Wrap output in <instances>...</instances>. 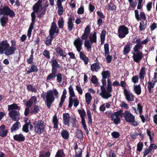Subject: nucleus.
<instances>
[{
    "label": "nucleus",
    "mask_w": 157,
    "mask_h": 157,
    "mask_svg": "<svg viewBox=\"0 0 157 157\" xmlns=\"http://www.w3.org/2000/svg\"><path fill=\"white\" fill-rule=\"evenodd\" d=\"M90 32V26L89 25H87L85 28L84 33L81 36V39L78 37L77 38L75 39L74 44L78 52H80L82 49V40H86L88 38Z\"/></svg>",
    "instance_id": "f257e3e1"
},
{
    "label": "nucleus",
    "mask_w": 157,
    "mask_h": 157,
    "mask_svg": "<svg viewBox=\"0 0 157 157\" xmlns=\"http://www.w3.org/2000/svg\"><path fill=\"white\" fill-rule=\"evenodd\" d=\"M8 110L10 111L9 115L10 117L14 121H18L20 119V113L19 110L21 108L17 104L13 103L8 105Z\"/></svg>",
    "instance_id": "f03ea898"
},
{
    "label": "nucleus",
    "mask_w": 157,
    "mask_h": 157,
    "mask_svg": "<svg viewBox=\"0 0 157 157\" xmlns=\"http://www.w3.org/2000/svg\"><path fill=\"white\" fill-rule=\"evenodd\" d=\"M108 84L105 89V86L101 85L100 86L101 92L100 94L101 96L105 99H108L112 96L111 93L113 91L112 85L110 79H107Z\"/></svg>",
    "instance_id": "7ed1b4c3"
},
{
    "label": "nucleus",
    "mask_w": 157,
    "mask_h": 157,
    "mask_svg": "<svg viewBox=\"0 0 157 157\" xmlns=\"http://www.w3.org/2000/svg\"><path fill=\"white\" fill-rule=\"evenodd\" d=\"M69 93L70 96L69 98V104L68 108H71L74 103V106L77 107L79 104V101L77 98H74L75 96L74 89L71 85L68 87Z\"/></svg>",
    "instance_id": "20e7f679"
},
{
    "label": "nucleus",
    "mask_w": 157,
    "mask_h": 157,
    "mask_svg": "<svg viewBox=\"0 0 157 157\" xmlns=\"http://www.w3.org/2000/svg\"><path fill=\"white\" fill-rule=\"evenodd\" d=\"M0 15L8 16L10 17L13 18L15 16V13L8 6H3V4L0 1Z\"/></svg>",
    "instance_id": "39448f33"
},
{
    "label": "nucleus",
    "mask_w": 157,
    "mask_h": 157,
    "mask_svg": "<svg viewBox=\"0 0 157 157\" xmlns=\"http://www.w3.org/2000/svg\"><path fill=\"white\" fill-rule=\"evenodd\" d=\"M97 33L96 32H94V33H92L90 34V41L85 40L84 41V45L85 48H86L87 51H90L91 50L92 45L93 43H96L97 42Z\"/></svg>",
    "instance_id": "423d86ee"
},
{
    "label": "nucleus",
    "mask_w": 157,
    "mask_h": 157,
    "mask_svg": "<svg viewBox=\"0 0 157 157\" xmlns=\"http://www.w3.org/2000/svg\"><path fill=\"white\" fill-rule=\"evenodd\" d=\"M34 125V130L36 133L41 134L44 131L45 125L42 121H34L33 123Z\"/></svg>",
    "instance_id": "0eeeda50"
},
{
    "label": "nucleus",
    "mask_w": 157,
    "mask_h": 157,
    "mask_svg": "<svg viewBox=\"0 0 157 157\" xmlns=\"http://www.w3.org/2000/svg\"><path fill=\"white\" fill-rule=\"evenodd\" d=\"M55 99L53 91L51 90H48L46 96L45 103L48 109H50Z\"/></svg>",
    "instance_id": "6e6552de"
},
{
    "label": "nucleus",
    "mask_w": 157,
    "mask_h": 157,
    "mask_svg": "<svg viewBox=\"0 0 157 157\" xmlns=\"http://www.w3.org/2000/svg\"><path fill=\"white\" fill-rule=\"evenodd\" d=\"M129 32L127 27L124 25H121L119 27L118 29V36L120 38H123L128 34Z\"/></svg>",
    "instance_id": "1a4fd4ad"
},
{
    "label": "nucleus",
    "mask_w": 157,
    "mask_h": 157,
    "mask_svg": "<svg viewBox=\"0 0 157 157\" xmlns=\"http://www.w3.org/2000/svg\"><path fill=\"white\" fill-rule=\"evenodd\" d=\"M10 45L7 39L0 41V54H3L4 52Z\"/></svg>",
    "instance_id": "9d476101"
},
{
    "label": "nucleus",
    "mask_w": 157,
    "mask_h": 157,
    "mask_svg": "<svg viewBox=\"0 0 157 157\" xmlns=\"http://www.w3.org/2000/svg\"><path fill=\"white\" fill-rule=\"evenodd\" d=\"M105 56H106V62L108 63H111L112 59V57L109 55V44L106 43L104 45Z\"/></svg>",
    "instance_id": "9b49d317"
},
{
    "label": "nucleus",
    "mask_w": 157,
    "mask_h": 157,
    "mask_svg": "<svg viewBox=\"0 0 157 157\" xmlns=\"http://www.w3.org/2000/svg\"><path fill=\"white\" fill-rule=\"evenodd\" d=\"M102 79L101 82L103 85L105 86L106 85V79H109L111 76L110 71L109 70L103 71L101 73Z\"/></svg>",
    "instance_id": "f8f14e48"
},
{
    "label": "nucleus",
    "mask_w": 157,
    "mask_h": 157,
    "mask_svg": "<svg viewBox=\"0 0 157 157\" xmlns=\"http://www.w3.org/2000/svg\"><path fill=\"white\" fill-rule=\"evenodd\" d=\"M123 90L124 94L127 101L129 102L134 101V95L125 88H124Z\"/></svg>",
    "instance_id": "ddd939ff"
},
{
    "label": "nucleus",
    "mask_w": 157,
    "mask_h": 157,
    "mask_svg": "<svg viewBox=\"0 0 157 157\" xmlns=\"http://www.w3.org/2000/svg\"><path fill=\"white\" fill-rule=\"evenodd\" d=\"M143 57L142 52H134L132 56L133 60L136 63H139Z\"/></svg>",
    "instance_id": "4468645a"
},
{
    "label": "nucleus",
    "mask_w": 157,
    "mask_h": 157,
    "mask_svg": "<svg viewBox=\"0 0 157 157\" xmlns=\"http://www.w3.org/2000/svg\"><path fill=\"white\" fill-rule=\"evenodd\" d=\"M50 63L52 66V69L57 71V69L61 67L60 64L58 63L57 59L55 58L54 56L52 58Z\"/></svg>",
    "instance_id": "2eb2a0df"
},
{
    "label": "nucleus",
    "mask_w": 157,
    "mask_h": 157,
    "mask_svg": "<svg viewBox=\"0 0 157 157\" xmlns=\"http://www.w3.org/2000/svg\"><path fill=\"white\" fill-rule=\"evenodd\" d=\"M135 17L137 21L141 20V19L145 20L146 17L144 12H141L140 15L139 14L138 11L136 10H135Z\"/></svg>",
    "instance_id": "dca6fc26"
},
{
    "label": "nucleus",
    "mask_w": 157,
    "mask_h": 157,
    "mask_svg": "<svg viewBox=\"0 0 157 157\" xmlns=\"http://www.w3.org/2000/svg\"><path fill=\"white\" fill-rule=\"evenodd\" d=\"M33 12L31 13V22L30 25L33 26H35V23L36 22V13H37L39 11V10L33 7Z\"/></svg>",
    "instance_id": "f3484780"
},
{
    "label": "nucleus",
    "mask_w": 157,
    "mask_h": 157,
    "mask_svg": "<svg viewBox=\"0 0 157 157\" xmlns=\"http://www.w3.org/2000/svg\"><path fill=\"white\" fill-rule=\"evenodd\" d=\"M56 53L60 56H62L63 57H66L67 56V54L62 49L61 47L60 46L57 45L55 49Z\"/></svg>",
    "instance_id": "a211bd4d"
},
{
    "label": "nucleus",
    "mask_w": 157,
    "mask_h": 157,
    "mask_svg": "<svg viewBox=\"0 0 157 157\" xmlns=\"http://www.w3.org/2000/svg\"><path fill=\"white\" fill-rule=\"evenodd\" d=\"M57 71L51 70V73H50L47 77L46 80L47 81L54 80L56 77Z\"/></svg>",
    "instance_id": "6ab92c4d"
},
{
    "label": "nucleus",
    "mask_w": 157,
    "mask_h": 157,
    "mask_svg": "<svg viewBox=\"0 0 157 157\" xmlns=\"http://www.w3.org/2000/svg\"><path fill=\"white\" fill-rule=\"evenodd\" d=\"M16 50V48H14L10 45L4 52V54L7 56L12 55L15 53Z\"/></svg>",
    "instance_id": "aec40b11"
},
{
    "label": "nucleus",
    "mask_w": 157,
    "mask_h": 157,
    "mask_svg": "<svg viewBox=\"0 0 157 157\" xmlns=\"http://www.w3.org/2000/svg\"><path fill=\"white\" fill-rule=\"evenodd\" d=\"M120 114L118 111L114 112L113 113L114 117L113 121L114 123L116 124H118L121 123V118L119 117Z\"/></svg>",
    "instance_id": "412c9836"
},
{
    "label": "nucleus",
    "mask_w": 157,
    "mask_h": 157,
    "mask_svg": "<svg viewBox=\"0 0 157 157\" xmlns=\"http://www.w3.org/2000/svg\"><path fill=\"white\" fill-rule=\"evenodd\" d=\"M63 123L64 124L69 126L70 115L68 113H65L63 114Z\"/></svg>",
    "instance_id": "4be33fe9"
},
{
    "label": "nucleus",
    "mask_w": 157,
    "mask_h": 157,
    "mask_svg": "<svg viewBox=\"0 0 157 157\" xmlns=\"http://www.w3.org/2000/svg\"><path fill=\"white\" fill-rule=\"evenodd\" d=\"M125 113H126V115L124 119L127 122H130L135 117V116L132 114L130 113L129 111H125Z\"/></svg>",
    "instance_id": "5701e85b"
},
{
    "label": "nucleus",
    "mask_w": 157,
    "mask_h": 157,
    "mask_svg": "<svg viewBox=\"0 0 157 157\" xmlns=\"http://www.w3.org/2000/svg\"><path fill=\"white\" fill-rule=\"evenodd\" d=\"M14 140L18 142H23L25 140V137L22 133L16 134L13 136Z\"/></svg>",
    "instance_id": "b1692460"
},
{
    "label": "nucleus",
    "mask_w": 157,
    "mask_h": 157,
    "mask_svg": "<svg viewBox=\"0 0 157 157\" xmlns=\"http://www.w3.org/2000/svg\"><path fill=\"white\" fill-rule=\"evenodd\" d=\"M7 15H3L0 18L1 25L3 27H5L8 22L9 18Z\"/></svg>",
    "instance_id": "393cba45"
},
{
    "label": "nucleus",
    "mask_w": 157,
    "mask_h": 157,
    "mask_svg": "<svg viewBox=\"0 0 157 157\" xmlns=\"http://www.w3.org/2000/svg\"><path fill=\"white\" fill-rule=\"evenodd\" d=\"M90 67V70L92 72L95 71L97 72L101 68L99 63H94L91 65Z\"/></svg>",
    "instance_id": "a878e982"
},
{
    "label": "nucleus",
    "mask_w": 157,
    "mask_h": 157,
    "mask_svg": "<svg viewBox=\"0 0 157 157\" xmlns=\"http://www.w3.org/2000/svg\"><path fill=\"white\" fill-rule=\"evenodd\" d=\"M49 35L52 36H56L55 33L57 34L56 36L59 33V30L58 28H50L49 31Z\"/></svg>",
    "instance_id": "bb28decb"
},
{
    "label": "nucleus",
    "mask_w": 157,
    "mask_h": 157,
    "mask_svg": "<svg viewBox=\"0 0 157 157\" xmlns=\"http://www.w3.org/2000/svg\"><path fill=\"white\" fill-rule=\"evenodd\" d=\"M132 44L131 43H128L124 46L123 50V54L126 55L129 53L132 47Z\"/></svg>",
    "instance_id": "cd10ccee"
},
{
    "label": "nucleus",
    "mask_w": 157,
    "mask_h": 157,
    "mask_svg": "<svg viewBox=\"0 0 157 157\" xmlns=\"http://www.w3.org/2000/svg\"><path fill=\"white\" fill-rule=\"evenodd\" d=\"M62 2H56V5L58 8L57 13L59 15H62L63 11V7L62 6Z\"/></svg>",
    "instance_id": "c85d7f7f"
},
{
    "label": "nucleus",
    "mask_w": 157,
    "mask_h": 157,
    "mask_svg": "<svg viewBox=\"0 0 157 157\" xmlns=\"http://www.w3.org/2000/svg\"><path fill=\"white\" fill-rule=\"evenodd\" d=\"M18 121H16V122L11 127L10 130L11 132H13L17 130L19 128V127H21V124L20 122Z\"/></svg>",
    "instance_id": "c756f323"
},
{
    "label": "nucleus",
    "mask_w": 157,
    "mask_h": 157,
    "mask_svg": "<svg viewBox=\"0 0 157 157\" xmlns=\"http://www.w3.org/2000/svg\"><path fill=\"white\" fill-rule=\"evenodd\" d=\"M52 123L54 124L53 128L57 129L58 128L59 121L56 114H55L53 117Z\"/></svg>",
    "instance_id": "7c9ffc66"
},
{
    "label": "nucleus",
    "mask_w": 157,
    "mask_h": 157,
    "mask_svg": "<svg viewBox=\"0 0 157 157\" xmlns=\"http://www.w3.org/2000/svg\"><path fill=\"white\" fill-rule=\"evenodd\" d=\"M62 138L65 140H68L69 137V133L67 130L63 129L61 132Z\"/></svg>",
    "instance_id": "2f4dec72"
},
{
    "label": "nucleus",
    "mask_w": 157,
    "mask_h": 157,
    "mask_svg": "<svg viewBox=\"0 0 157 157\" xmlns=\"http://www.w3.org/2000/svg\"><path fill=\"white\" fill-rule=\"evenodd\" d=\"M85 98L86 102L87 105H89L92 99V97L90 93L89 92L86 93L85 94Z\"/></svg>",
    "instance_id": "473e14b6"
},
{
    "label": "nucleus",
    "mask_w": 157,
    "mask_h": 157,
    "mask_svg": "<svg viewBox=\"0 0 157 157\" xmlns=\"http://www.w3.org/2000/svg\"><path fill=\"white\" fill-rule=\"evenodd\" d=\"M44 1V0H38L37 2L33 6V7L39 10L40 7H42V3Z\"/></svg>",
    "instance_id": "72a5a7b5"
},
{
    "label": "nucleus",
    "mask_w": 157,
    "mask_h": 157,
    "mask_svg": "<svg viewBox=\"0 0 157 157\" xmlns=\"http://www.w3.org/2000/svg\"><path fill=\"white\" fill-rule=\"evenodd\" d=\"M145 75V68L144 67H143L140 69L139 73V78L141 80H144V79Z\"/></svg>",
    "instance_id": "f704fd0d"
},
{
    "label": "nucleus",
    "mask_w": 157,
    "mask_h": 157,
    "mask_svg": "<svg viewBox=\"0 0 157 157\" xmlns=\"http://www.w3.org/2000/svg\"><path fill=\"white\" fill-rule=\"evenodd\" d=\"M134 90L135 93L138 95L141 94V87L140 85H134Z\"/></svg>",
    "instance_id": "c9c22d12"
},
{
    "label": "nucleus",
    "mask_w": 157,
    "mask_h": 157,
    "mask_svg": "<svg viewBox=\"0 0 157 157\" xmlns=\"http://www.w3.org/2000/svg\"><path fill=\"white\" fill-rule=\"evenodd\" d=\"M147 26V23H144V21H142L140 23L139 26V30L141 31H144L146 28Z\"/></svg>",
    "instance_id": "e433bc0d"
},
{
    "label": "nucleus",
    "mask_w": 157,
    "mask_h": 157,
    "mask_svg": "<svg viewBox=\"0 0 157 157\" xmlns=\"http://www.w3.org/2000/svg\"><path fill=\"white\" fill-rule=\"evenodd\" d=\"M143 48V46L141 45L136 44L133 48V52H142L140 51V50L142 49Z\"/></svg>",
    "instance_id": "4c0bfd02"
},
{
    "label": "nucleus",
    "mask_w": 157,
    "mask_h": 157,
    "mask_svg": "<svg viewBox=\"0 0 157 157\" xmlns=\"http://www.w3.org/2000/svg\"><path fill=\"white\" fill-rule=\"evenodd\" d=\"M50 36V38H48L47 37L46 38V40L44 41L46 45L48 46L52 44V42L53 39L55 38V36Z\"/></svg>",
    "instance_id": "58836bf2"
},
{
    "label": "nucleus",
    "mask_w": 157,
    "mask_h": 157,
    "mask_svg": "<svg viewBox=\"0 0 157 157\" xmlns=\"http://www.w3.org/2000/svg\"><path fill=\"white\" fill-rule=\"evenodd\" d=\"M76 136L79 139L83 140V132L81 130H77L76 132Z\"/></svg>",
    "instance_id": "ea45409f"
},
{
    "label": "nucleus",
    "mask_w": 157,
    "mask_h": 157,
    "mask_svg": "<svg viewBox=\"0 0 157 157\" xmlns=\"http://www.w3.org/2000/svg\"><path fill=\"white\" fill-rule=\"evenodd\" d=\"M63 75L61 73H57L56 81L60 83L62 82L63 80Z\"/></svg>",
    "instance_id": "a19ab883"
},
{
    "label": "nucleus",
    "mask_w": 157,
    "mask_h": 157,
    "mask_svg": "<svg viewBox=\"0 0 157 157\" xmlns=\"http://www.w3.org/2000/svg\"><path fill=\"white\" fill-rule=\"evenodd\" d=\"M78 111L80 115L81 120H85V116L86 115V113L85 110L84 109L82 110L79 109Z\"/></svg>",
    "instance_id": "79ce46f5"
},
{
    "label": "nucleus",
    "mask_w": 157,
    "mask_h": 157,
    "mask_svg": "<svg viewBox=\"0 0 157 157\" xmlns=\"http://www.w3.org/2000/svg\"><path fill=\"white\" fill-rule=\"evenodd\" d=\"M27 89L29 91H31L34 93H36L37 92L36 89L33 87L31 84L28 85L27 86Z\"/></svg>",
    "instance_id": "37998d69"
},
{
    "label": "nucleus",
    "mask_w": 157,
    "mask_h": 157,
    "mask_svg": "<svg viewBox=\"0 0 157 157\" xmlns=\"http://www.w3.org/2000/svg\"><path fill=\"white\" fill-rule=\"evenodd\" d=\"M64 20L63 17L59 19L58 21V24L59 28L62 29L63 28L64 24Z\"/></svg>",
    "instance_id": "c03bdc74"
},
{
    "label": "nucleus",
    "mask_w": 157,
    "mask_h": 157,
    "mask_svg": "<svg viewBox=\"0 0 157 157\" xmlns=\"http://www.w3.org/2000/svg\"><path fill=\"white\" fill-rule=\"evenodd\" d=\"M34 28V26L30 25L27 33V35L29 39H30L31 36L32 30Z\"/></svg>",
    "instance_id": "a18cd8bd"
},
{
    "label": "nucleus",
    "mask_w": 157,
    "mask_h": 157,
    "mask_svg": "<svg viewBox=\"0 0 157 157\" xmlns=\"http://www.w3.org/2000/svg\"><path fill=\"white\" fill-rule=\"evenodd\" d=\"M144 144L142 142H140L137 145V151L140 152L143 149Z\"/></svg>",
    "instance_id": "49530a36"
},
{
    "label": "nucleus",
    "mask_w": 157,
    "mask_h": 157,
    "mask_svg": "<svg viewBox=\"0 0 157 157\" xmlns=\"http://www.w3.org/2000/svg\"><path fill=\"white\" fill-rule=\"evenodd\" d=\"M30 69L32 72L37 73L38 71V67L34 64H32Z\"/></svg>",
    "instance_id": "de8ad7c7"
},
{
    "label": "nucleus",
    "mask_w": 157,
    "mask_h": 157,
    "mask_svg": "<svg viewBox=\"0 0 157 157\" xmlns=\"http://www.w3.org/2000/svg\"><path fill=\"white\" fill-rule=\"evenodd\" d=\"M106 113L108 117L111 118V120L113 121L114 117L113 116V113L111 111H108L106 112Z\"/></svg>",
    "instance_id": "09e8293b"
},
{
    "label": "nucleus",
    "mask_w": 157,
    "mask_h": 157,
    "mask_svg": "<svg viewBox=\"0 0 157 157\" xmlns=\"http://www.w3.org/2000/svg\"><path fill=\"white\" fill-rule=\"evenodd\" d=\"M40 110V108L38 105H35L34 106L33 111L31 113L34 114H35L38 113Z\"/></svg>",
    "instance_id": "8fccbe9b"
},
{
    "label": "nucleus",
    "mask_w": 157,
    "mask_h": 157,
    "mask_svg": "<svg viewBox=\"0 0 157 157\" xmlns=\"http://www.w3.org/2000/svg\"><path fill=\"white\" fill-rule=\"evenodd\" d=\"M50 54L49 51L46 49L44 50L43 53V55L48 59H49L50 58Z\"/></svg>",
    "instance_id": "3c124183"
},
{
    "label": "nucleus",
    "mask_w": 157,
    "mask_h": 157,
    "mask_svg": "<svg viewBox=\"0 0 157 157\" xmlns=\"http://www.w3.org/2000/svg\"><path fill=\"white\" fill-rule=\"evenodd\" d=\"M111 136L113 138L117 139L120 137V135L119 132L114 131L111 133Z\"/></svg>",
    "instance_id": "603ef678"
},
{
    "label": "nucleus",
    "mask_w": 157,
    "mask_h": 157,
    "mask_svg": "<svg viewBox=\"0 0 157 157\" xmlns=\"http://www.w3.org/2000/svg\"><path fill=\"white\" fill-rule=\"evenodd\" d=\"M8 131L7 129L3 130L0 131V136L2 137H6L8 133Z\"/></svg>",
    "instance_id": "864d4df0"
},
{
    "label": "nucleus",
    "mask_w": 157,
    "mask_h": 157,
    "mask_svg": "<svg viewBox=\"0 0 157 157\" xmlns=\"http://www.w3.org/2000/svg\"><path fill=\"white\" fill-rule=\"evenodd\" d=\"M63 151L61 150H59L57 152L55 157H63Z\"/></svg>",
    "instance_id": "5fc2aeb1"
},
{
    "label": "nucleus",
    "mask_w": 157,
    "mask_h": 157,
    "mask_svg": "<svg viewBox=\"0 0 157 157\" xmlns=\"http://www.w3.org/2000/svg\"><path fill=\"white\" fill-rule=\"evenodd\" d=\"M138 2V4L137 6V9L140 10L142 8L143 5V0H137Z\"/></svg>",
    "instance_id": "6e6d98bb"
},
{
    "label": "nucleus",
    "mask_w": 157,
    "mask_h": 157,
    "mask_svg": "<svg viewBox=\"0 0 157 157\" xmlns=\"http://www.w3.org/2000/svg\"><path fill=\"white\" fill-rule=\"evenodd\" d=\"M79 151L78 152L75 151V155L74 157H82V150L80 148Z\"/></svg>",
    "instance_id": "4d7b16f0"
},
{
    "label": "nucleus",
    "mask_w": 157,
    "mask_h": 157,
    "mask_svg": "<svg viewBox=\"0 0 157 157\" xmlns=\"http://www.w3.org/2000/svg\"><path fill=\"white\" fill-rule=\"evenodd\" d=\"M67 29L69 31H71L74 28V25L73 23L67 22Z\"/></svg>",
    "instance_id": "13d9d810"
},
{
    "label": "nucleus",
    "mask_w": 157,
    "mask_h": 157,
    "mask_svg": "<svg viewBox=\"0 0 157 157\" xmlns=\"http://www.w3.org/2000/svg\"><path fill=\"white\" fill-rule=\"evenodd\" d=\"M32 104L33 103L35 105L37 102V98L35 96L32 97L29 99Z\"/></svg>",
    "instance_id": "bf43d9fd"
},
{
    "label": "nucleus",
    "mask_w": 157,
    "mask_h": 157,
    "mask_svg": "<svg viewBox=\"0 0 157 157\" xmlns=\"http://www.w3.org/2000/svg\"><path fill=\"white\" fill-rule=\"evenodd\" d=\"M22 130L23 132L28 133L29 132V126H28V124H25L23 126Z\"/></svg>",
    "instance_id": "052dcab7"
},
{
    "label": "nucleus",
    "mask_w": 157,
    "mask_h": 157,
    "mask_svg": "<svg viewBox=\"0 0 157 157\" xmlns=\"http://www.w3.org/2000/svg\"><path fill=\"white\" fill-rule=\"evenodd\" d=\"M91 81L93 84L96 83L98 82V79L97 77L95 75H92Z\"/></svg>",
    "instance_id": "680f3d73"
},
{
    "label": "nucleus",
    "mask_w": 157,
    "mask_h": 157,
    "mask_svg": "<svg viewBox=\"0 0 157 157\" xmlns=\"http://www.w3.org/2000/svg\"><path fill=\"white\" fill-rule=\"evenodd\" d=\"M143 106H142L139 103L137 104V110L139 111V113L140 114L142 113L143 112Z\"/></svg>",
    "instance_id": "e2e57ef3"
},
{
    "label": "nucleus",
    "mask_w": 157,
    "mask_h": 157,
    "mask_svg": "<svg viewBox=\"0 0 157 157\" xmlns=\"http://www.w3.org/2000/svg\"><path fill=\"white\" fill-rule=\"evenodd\" d=\"M84 9L83 6H82L78 8L77 10V13L79 14H82L84 13Z\"/></svg>",
    "instance_id": "0e129e2a"
},
{
    "label": "nucleus",
    "mask_w": 157,
    "mask_h": 157,
    "mask_svg": "<svg viewBox=\"0 0 157 157\" xmlns=\"http://www.w3.org/2000/svg\"><path fill=\"white\" fill-rule=\"evenodd\" d=\"M107 8L109 10H116V6L113 3L112 5L108 4Z\"/></svg>",
    "instance_id": "69168bd1"
},
{
    "label": "nucleus",
    "mask_w": 157,
    "mask_h": 157,
    "mask_svg": "<svg viewBox=\"0 0 157 157\" xmlns=\"http://www.w3.org/2000/svg\"><path fill=\"white\" fill-rule=\"evenodd\" d=\"M106 33V31L105 30H103L100 35V39H103L105 40Z\"/></svg>",
    "instance_id": "338daca9"
},
{
    "label": "nucleus",
    "mask_w": 157,
    "mask_h": 157,
    "mask_svg": "<svg viewBox=\"0 0 157 157\" xmlns=\"http://www.w3.org/2000/svg\"><path fill=\"white\" fill-rule=\"evenodd\" d=\"M132 81L134 83L138 82L139 81L138 76L136 75L133 76L132 78Z\"/></svg>",
    "instance_id": "774afa93"
}]
</instances>
